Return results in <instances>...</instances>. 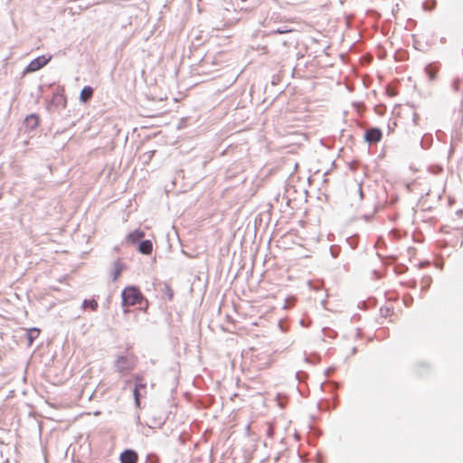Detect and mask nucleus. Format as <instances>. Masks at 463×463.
I'll use <instances>...</instances> for the list:
<instances>
[{
	"label": "nucleus",
	"mask_w": 463,
	"mask_h": 463,
	"mask_svg": "<svg viewBox=\"0 0 463 463\" xmlns=\"http://www.w3.org/2000/svg\"><path fill=\"white\" fill-rule=\"evenodd\" d=\"M417 118H418L417 114H414V117H413V122H414L415 124H417Z\"/></svg>",
	"instance_id": "34"
},
{
	"label": "nucleus",
	"mask_w": 463,
	"mask_h": 463,
	"mask_svg": "<svg viewBox=\"0 0 463 463\" xmlns=\"http://www.w3.org/2000/svg\"><path fill=\"white\" fill-rule=\"evenodd\" d=\"M137 250L145 255H149L153 250V242L151 240H142L137 244Z\"/></svg>",
	"instance_id": "7"
},
{
	"label": "nucleus",
	"mask_w": 463,
	"mask_h": 463,
	"mask_svg": "<svg viewBox=\"0 0 463 463\" xmlns=\"http://www.w3.org/2000/svg\"><path fill=\"white\" fill-rule=\"evenodd\" d=\"M26 128L34 130L39 125V117L36 114L28 115L24 119Z\"/></svg>",
	"instance_id": "9"
},
{
	"label": "nucleus",
	"mask_w": 463,
	"mask_h": 463,
	"mask_svg": "<svg viewBox=\"0 0 463 463\" xmlns=\"http://www.w3.org/2000/svg\"><path fill=\"white\" fill-rule=\"evenodd\" d=\"M51 60V56L46 57L45 55L38 56L31 61V62L24 70V74L32 73L41 70Z\"/></svg>",
	"instance_id": "3"
},
{
	"label": "nucleus",
	"mask_w": 463,
	"mask_h": 463,
	"mask_svg": "<svg viewBox=\"0 0 463 463\" xmlns=\"http://www.w3.org/2000/svg\"><path fill=\"white\" fill-rule=\"evenodd\" d=\"M305 361H306L307 363H314V362L311 360V358H310V357H308V356H306Z\"/></svg>",
	"instance_id": "32"
},
{
	"label": "nucleus",
	"mask_w": 463,
	"mask_h": 463,
	"mask_svg": "<svg viewBox=\"0 0 463 463\" xmlns=\"http://www.w3.org/2000/svg\"><path fill=\"white\" fill-rule=\"evenodd\" d=\"M267 434H268L269 437H272V435H273V429L269 427L268 429Z\"/></svg>",
	"instance_id": "30"
},
{
	"label": "nucleus",
	"mask_w": 463,
	"mask_h": 463,
	"mask_svg": "<svg viewBox=\"0 0 463 463\" xmlns=\"http://www.w3.org/2000/svg\"><path fill=\"white\" fill-rule=\"evenodd\" d=\"M292 32V29L289 28L288 25L279 26L277 29H274L270 32V33H279V34H284Z\"/></svg>",
	"instance_id": "18"
},
{
	"label": "nucleus",
	"mask_w": 463,
	"mask_h": 463,
	"mask_svg": "<svg viewBox=\"0 0 463 463\" xmlns=\"http://www.w3.org/2000/svg\"><path fill=\"white\" fill-rule=\"evenodd\" d=\"M333 370H334L333 368H328V369L326 371V374L328 376V375L331 373V372H333Z\"/></svg>",
	"instance_id": "31"
},
{
	"label": "nucleus",
	"mask_w": 463,
	"mask_h": 463,
	"mask_svg": "<svg viewBox=\"0 0 463 463\" xmlns=\"http://www.w3.org/2000/svg\"><path fill=\"white\" fill-rule=\"evenodd\" d=\"M145 237V232L141 230H135L127 235V241L132 244L139 243Z\"/></svg>",
	"instance_id": "6"
},
{
	"label": "nucleus",
	"mask_w": 463,
	"mask_h": 463,
	"mask_svg": "<svg viewBox=\"0 0 463 463\" xmlns=\"http://www.w3.org/2000/svg\"><path fill=\"white\" fill-rule=\"evenodd\" d=\"M98 307H99V304L94 298H90V299L86 298L83 300V302L81 304L82 309L90 308L92 311H96L98 309Z\"/></svg>",
	"instance_id": "14"
},
{
	"label": "nucleus",
	"mask_w": 463,
	"mask_h": 463,
	"mask_svg": "<svg viewBox=\"0 0 463 463\" xmlns=\"http://www.w3.org/2000/svg\"><path fill=\"white\" fill-rule=\"evenodd\" d=\"M146 463H159V457L157 454L154 452H150L146 455Z\"/></svg>",
	"instance_id": "19"
},
{
	"label": "nucleus",
	"mask_w": 463,
	"mask_h": 463,
	"mask_svg": "<svg viewBox=\"0 0 463 463\" xmlns=\"http://www.w3.org/2000/svg\"><path fill=\"white\" fill-rule=\"evenodd\" d=\"M435 6H436V1H434V0L427 1V2L423 3V9L426 11H431L435 8Z\"/></svg>",
	"instance_id": "21"
},
{
	"label": "nucleus",
	"mask_w": 463,
	"mask_h": 463,
	"mask_svg": "<svg viewBox=\"0 0 463 463\" xmlns=\"http://www.w3.org/2000/svg\"><path fill=\"white\" fill-rule=\"evenodd\" d=\"M301 376H307V373L301 371L297 372L296 377L298 381H301Z\"/></svg>",
	"instance_id": "28"
},
{
	"label": "nucleus",
	"mask_w": 463,
	"mask_h": 463,
	"mask_svg": "<svg viewBox=\"0 0 463 463\" xmlns=\"http://www.w3.org/2000/svg\"><path fill=\"white\" fill-rule=\"evenodd\" d=\"M433 142V137L431 134H424L420 140V146L423 149H428L431 146Z\"/></svg>",
	"instance_id": "15"
},
{
	"label": "nucleus",
	"mask_w": 463,
	"mask_h": 463,
	"mask_svg": "<svg viewBox=\"0 0 463 463\" xmlns=\"http://www.w3.org/2000/svg\"><path fill=\"white\" fill-rule=\"evenodd\" d=\"M52 101L56 103V105H61L63 107L66 105V98L59 90L52 93Z\"/></svg>",
	"instance_id": "13"
},
{
	"label": "nucleus",
	"mask_w": 463,
	"mask_h": 463,
	"mask_svg": "<svg viewBox=\"0 0 463 463\" xmlns=\"http://www.w3.org/2000/svg\"><path fill=\"white\" fill-rule=\"evenodd\" d=\"M358 193H359L360 199H363L364 192H363V188H362V183H359V184H358Z\"/></svg>",
	"instance_id": "27"
},
{
	"label": "nucleus",
	"mask_w": 463,
	"mask_h": 463,
	"mask_svg": "<svg viewBox=\"0 0 463 463\" xmlns=\"http://www.w3.org/2000/svg\"><path fill=\"white\" fill-rule=\"evenodd\" d=\"M134 381H135V387L134 388H137V389H146V383L145 381V378L142 374H136L134 376Z\"/></svg>",
	"instance_id": "16"
},
{
	"label": "nucleus",
	"mask_w": 463,
	"mask_h": 463,
	"mask_svg": "<svg viewBox=\"0 0 463 463\" xmlns=\"http://www.w3.org/2000/svg\"><path fill=\"white\" fill-rule=\"evenodd\" d=\"M422 283H423V285H422L421 289H422V290H427V289L430 288V283H431V278H430V277H425V278H423V279H422Z\"/></svg>",
	"instance_id": "23"
},
{
	"label": "nucleus",
	"mask_w": 463,
	"mask_h": 463,
	"mask_svg": "<svg viewBox=\"0 0 463 463\" xmlns=\"http://www.w3.org/2000/svg\"><path fill=\"white\" fill-rule=\"evenodd\" d=\"M383 137L382 130L379 128H370L364 133V140L369 145H374L381 141Z\"/></svg>",
	"instance_id": "4"
},
{
	"label": "nucleus",
	"mask_w": 463,
	"mask_h": 463,
	"mask_svg": "<svg viewBox=\"0 0 463 463\" xmlns=\"http://www.w3.org/2000/svg\"><path fill=\"white\" fill-rule=\"evenodd\" d=\"M424 71H425L426 75L428 76L430 81H433L434 80H436L437 74H438V69L434 64L430 63V64L426 65L424 68Z\"/></svg>",
	"instance_id": "10"
},
{
	"label": "nucleus",
	"mask_w": 463,
	"mask_h": 463,
	"mask_svg": "<svg viewBox=\"0 0 463 463\" xmlns=\"http://www.w3.org/2000/svg\"><path fill=\"white\" fill-rule=\"evenodd\" d=\"M133 395H134V400H135L136 406L139 407V405H140V397H141L140 389L134 388Z\"/></svg>",
	"instance_id": "20"
},
{
	"label": "nucleus",
	"mask_w": 463,
	"mask_h": 463,
	"mask_svg": "<svg viewBox=\"0 0 463 463\" xmlns=\"http://www.w3.org/2000/svg\"><path fill=\"white\" fill-rule=\"evenodd\" d=\"M323 331H324L325 334H326V331H329V332L333 333V331L330 328H323Z\"/></svg>",
	"instance_id": "35"
},
{
	"label": "nucleus",
	"mask_w": 463,
	"mask_h": 463,
	"mask_svg": "<svg viewBox=\"0 0 463 463\" xmlns=\"http://www.w3.org/2000/svg\"><path fill=\"white\" fill-rule=\"evenodd\" d=\"M413 302V298L411 296H408L404 298V303L407 307L411 306Z\"/></svg>",
	"instance_id": "25"
},
{
	"label": "nucleus",
	"mask_w": 463,
	"mask_h": 463,
	"mask_svg": "<svg viewBox=\"0 0 463 463\" xmlns=\"http://www.w3.org/2000/svg\"><path fill=\"white\" fill-rule=\"evenodd\" d=\"M340 250H341V249L337 245H332L330 247V253H331L333 258H337L339 256V254H340Z\"/></svg>",
	"instance_id": "22"
},
{
	"label": "nucleus",
	"mask_w": 463,
	"mask_h": 463,
	"mask_svg": "<svg viewBox=\"0 0 463 463\" xmlns=\"http://www.w3.org/2000/svg\"><path fill=\"white\" fill-rule=\"evenodd\" d=\"M381 314L383 317H387L390 314V309L388 307L381 308Z\"/></svg>",
	"instance_id": "26"
},
{
	"label": "nucleus",
	"mask_w": 463,
	"mask_h": 463,
	"mask_svg": "<svg viewBox=\"0 0 463 463\" xmlns=\"http://www.w3.org/2000/svg\"><path fill=\"white\" fill-rule=\"evenodd\" d=\"M461 80L459 78H456L452 81V88L455 91H458L460 89Z\"/></svg>",
	"instance_id": "24"
},
{
	"label": "nucleus",
	"mask_w": 463,
	"mask_h": 463,
	"mask_svg": "<svg viewBox=\"0 0 463 463\" xmlns=\"http://www.w3.org/2000/svg\"><path fill=\"white\" fill-rule=\"evenodd\" d=\"M120 463H137L138 454L135 449H126L119 455Z\"/></svg>",
	"instance_id": "5"
},
{
	"label": "nucleus",
	"mask_w": 463,
	"mask_h": 463,
	"mask_svg": "<svg viewBox=\"0 0 463 463\" xmlns=\"http://www.w3.org/2000/svg\"><path fill=\"white\" fill-rule=\"evenodd\" d=\"M279 394L277 396V399H278V403L279 405L280 408H284L285 407V403L282 402L280 400H279Z\"/></svg>",
	"instance_id": "29"
},
{
	"label": "nucleus",
	"mask_w": 463,
	"mask_h": 463,
	"mask_svg": "<svg viewBox=\"0 0 463 463\" xmlns=\"http://www.w3.org/2000/svg\"><path fill=\"white\" fill-rule=\"evenodd\" d=\"M356 352H357V348L356 347H353L352 351H351V354H356Z\"/></svg>",
	"instance_id": "33"
},
{
	"label": "nucleus",
	"mask_w": 463,
	"mask_h": 463,
	"mask_svg": "<svg viewBox=\"0 0 463 463\" xmlns=\"http://www.w3.org/2000/svg\"><path fill=\"white\" fill-rule=\"evenodd\" d=\"M137 363V357L131 353L118 356L114 363L116 372L121 375H126L135 369Z\"/></svg>",
	"instance_id": "1"
},
{
	"label": "nucleus",
	"mask_w": 463,
	"mask_h": 463,
	"mask_svg": "<svg viewBox=\"0 0 463 463\" xmlns=\"http://www.w3.org/2000/svg\"><path fill=\"white\" fill-rule=\"evenodd\" d=\"M123 307H131L141 304L145 299L139 288L136 286H128L121 292Z\"/></svg>",
	"instance_id": "2"
},
{
	"label": "nucleus",
	"mask_w": 463,
	"mask_h": 463,
	"mask_svg": "<svg viewBox=\"0 0 463 463\" xmlns=\"http://www.w3.org/2000/svg\"><path fill=\"white\" fill-rule=\"evenodd\" d=\"M161 291L163 292V294H165L168 300H172L173 299V298H174V291H173V289L171 288V287L168 284L165 283L163 285V288H162Z\"/></svg>",
	"instance_id": "17"
},
{
	"label": "nucleus",
	"mask_w": 463,
	"mask_h": 463,
	"mask_svg": "<svg viewBox=\"0 0 463 463\" xmlns=\"http://www.w3.org/2000/svg\"><path fill=\"white\" fill-rule=\"evenodd\" d=\"M123 269H124L123 263H121L119 260H116L113 264V272L111 275L113 281H116L118 279V277L121 275Z\"/></svg>",
	"instance_id": "11"
},
{
	"label": "nucleus",
	"mask_w": 463,
	"mask_h": 463,
	"mask_svg": "<svg viewBox=\"0 0 463 463\" xmlns=\"http://www.w3.org/2000/svg\"><path fill=\"white\" fill-rule=\"evenodd\" d=\"M94 89L90 86H84L80 94V100L82 103H88L93 96Z\"/></svg>",
	"instance_id": "8"
},
{
	"label": "nucleus",
	"mask_w": 463,
	"mask_h": 463,
	"mask_svg": "<svg viewBox=\"0 0 463 463\" xmlns=\"http://www.w3.org/2000/svg\"><path fill=\"white\" fill-rule=\"evenodd\" d=\"M40 329L37 327H31L26 331V338L28 345H32L33 341L39 336Z\"/></svg>",
	"instance_id": "12"
}]
</instances>
